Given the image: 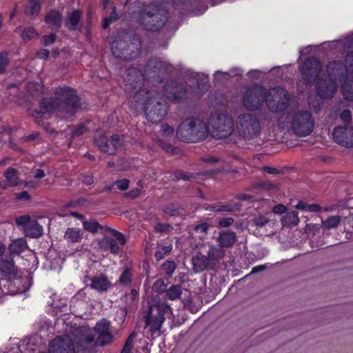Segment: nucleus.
Returning a JSON list of instances; mask_svg holds the SVG:
<instances>
[{
    "instance_id": "obj_1",
    "label": "nucleus",
    "mask_w": 353,
    "mask_h": 353,
    "mask_svg": "<svg viewBox=\"0 0 353 353\" xmlns=\"http://www.w3.org/2000/svg\"><path fill=\"white\" fill-rule=\"evenodd\" d=\"M79 100L76 92L70 88H59L54 92L52 101L49 105L42 103L46 112L57 110L63 117L72 116L79 109Z\"/></svg>"
},
{
    "instance_id": "obj_2",
    "label": "nucleus",
    "mask_w": 353,
    "mask_h": 353,
    "mask_svg": "<svg viewBox=\"0 0 353 353\" xmlns=\"http://www.w3.org/2000/svg\"><path fill=\"white\" fill-rule=\"evenodd\" d=\"M208 134V128L203 121L190 118L183 121L178 128L176 135L186 142H196L204 139Z\"/></svg>"
},
{
    "instance_id": "obj_3",
    "label": "nucleus",
    "mask_w": 353,
    "mask_h": 353,
    "mask_svg": "<svg viewBox=\"0 0 353 353\" xmlns=\"http://www.w3.org/2000/svg\"><path fill=\"white\" fill-rule=\"evenodd\" d=\"M145 313V326L149 327L150 332L154 334L160 330L165 318L170 317L172 309L167 303L158 301L149 304Z\"/></svg>"
},
{
    "instance_id": "obj_4",
    "label": "nucleus",
    "mask_w": 353,
    "mask_h": 353,
    "mask_svg": "<svg viewBox=\"0 0 353 353\" xmlns=\"http://www.w3.org/2000/svg\"><path fill=\"white\" fill-rule=\"evenodd\" d=\"M146 99L141 105L145 111L147 119L152 123L161 121L166 114L165 104L159 97L157 92L150 91L146 93Z\"/></svg>"
},
{
    "instance_id": "obj_5",
    "label": "nucleus",
    "mask_w": 353,
    "mask_h": 353,
    "mask_svg": "<svg viewBox=\"0 0 353 353\" xmlns=\"http://www.w3.org/2000/svg\"><path fill=\"white\" fill-rule=\"evenodd\" d=\"M343 66L340 62L332 61L327 65L328 79L320 78L317 81L316 91L321 98L332 97L336 90L333 77L343 73Z\"/></svg>"
},
{
    "instance_id": "obj_6",
    "label": "nucleus",
    "mask_w": 353,
    "mask_h": 353,
    "mask_svg": "<svg viewBox=\"0 0 353 353\" xmlns=\"http://www.w3.org/2000/svg\"><path fill=\"white\" fill-rule=\"evenodd\" d=\"M288 121L293 132L299 137H305L312 133L314 120L310 112L298 110L289 113Z\"/></svg>"
},
{
    "instance_id": "obj_7",
    "label": "nucleus",
    "mask_w": 353,
    "mask_h": 353,
    "mask_svg": "<svg viewBox=\"0 0 353 353\" xmlns=\"http://www.w3.org/2000/svg\"><path fill=\"white\" fill-rule=\"evenodd\" d=\"M139 20L145 29L157 31L161 28L166 21L164 12L154 5L145 6L139 13Z\"/></svg>"
},
{
    "instance_id": "obj_8",
    "label": "nucleus",
    "mask_w": 353,
    "mask_h": 353,
    "mask_svg": "<svg viewBox=\"0 0 353 353\" xmlns=\"http://www.w3.org/2000/svg\"><path fill=\"white\" fill-rule=\"evenodd\" d=\"M265 97L269 110L274 112L284 110L290 101L287 91L281 88L270 89Z\"/></svg>"
},
{
    "instance_id": "obj_9",
    "label": "nucleus",
    "mask_w": 353,
    "mask_h": 353,
    "mask_svg": "<svg viewBox=\"0 0 353 353\" xmlns=\"http://www.w3.org/2000/svg\"><path fill=\"white\" fill-rule=\"evenodd\" d=\"M106 231L112 233L116 239L105 237L100 241L99 247L103 251H110L114 254H118L121 250L118 242L123 246L126 243V239L121 232L114 228L107 226Z\"/></svg>"
},
{
    "instance_id": "obj_10",
    "label": "nucleus",
    "mask_w": 353,
    "mask_h": 353,
    "mask_svg": "<svg viewBox=\"0 0 353 353\" xmlns=\"http://www.w3.org/2000/svg\"><path fill=\"white\" fill-rule=\"evenodd\" d=\"M110 321L105 319L97 322L94 327V331L97 334L94 342L96 346L104 347L113 341L114 336L112 333Z\"/></svg>"
},
{
    "instance_id": "obj_11",
    "label": "nucleus",
    "mask_w": 353,
    "mask_h": 353,
    "mask_svg": "<svg viewBox=\"0 0 353 353\" xmlns=\"http://www.w3.org/2000/svg\"><path fill=\"white\" fill-rule=\"evenodd\" d=\"M265 97V92L262 87L258 85L251 87L245 92L243 105L250 110L257 109L262 105Z\"/></svg>"
},
{
    "instance_id": "obj_12",
    "label": "nucleus",
    "mask_w": 353,
    "mask_h": 353,
    "mask_svg": "<svg viewBox=\"0 0 353 353\" xmlns=\"http://www.w3.org/2000/svg\"><path fill=\"white\" fill-rule=\"evenodd\" d=\"M346 75L342 85V93L345 99L353 100V53L348 54L345 60Z\"/></svg>"
},
{
    "instance_id": "obj_13",
    "label": "nucleus",
    "mask_w": 353,
    "mask_h": 353,
    "mask_svg": "<svg viewBox=\"0 0 353 353\" xmlns=\"http://www.w3.org/2000/svg\"><path fill=\"white\" fill-rule=\"evenodd\" d=\"M332 137L341 146L353 148V126L345 125L336 127L333 130Z\"/></svg>"
},
{
    "instance_id": "obj_14",
    "label": "nucleus",
    "mask_w": 353,
    "mask_h": 353,
    "mask_svg": "<svg viewBox=\"0 0 353 353\" xmlns=\"http://www.w3.org/2000/svg\"><path fill=\"white\" fill-rule=\"evenodd\" d=\"M95 143L98 148L108 154H114L122 145V139L117 134L112 135L110 139L99 132L95 137Z\"/></svg>"
},
{
    "instance_id": "obj_15",
    "label": "nucleus",
    "mask_w": 353,
    "mask_h": 353,
    "mask_svg": "<svg viewBox=\"0 0 353 353\" xmlns=\"http://www.w3.org/2000/svg\"><path fill=\"white\" fill-rule=\"evenodd\" d=\"M50 353H74V343L68 336H57L49 343Z\"/></svg>"
},
{
    "instance_id": "obj_16",
    "label": "nucleus",
    "mask_w": 353,
    "mask_h": 353,
    "mask_svg": "<svg viewBox=\"0 0 353 353\" xmlns=\"http://www.w3.org/2000/svg\"><path fill=\"white\" fill-rule=\"evenodd\" d=\"M213 128L214 129V136L219 138L226 137L232 132V119L226 115H219L214 121Z\"/></svg>"
},
{
    "instance_id": "obj_17",
    "label": "nucleus",
    "mask_w": 353,
    "mask_h": 353,
    "mask_svg": "<svg viewBox=\"0 0 353 353\" xmlns=\"http://www.w3.org/2000/svg\"><path fill=\"white\" fill-rule=\"evenodd\" d=\"M238 123L240 131L245 135H254L259 130V121L250 113L240 115Z\"/></svg>"
},
{
    "instance_id": "obj_18",
    "label": "nucleus",
    "mask_w": 353,
    "mask_h": 353,
    "mask_svg": "<svg viewBox=\"0 0 353 353\" xmlns=\"http://www.w3.org/2000/svg\"><path fill=\"white\" fill-rule=\"evenodd\" d=\"M321 70L319 61L314 58L306 60L301 69L303 79L307 83L314 81Z\"/></svg>"
},
{
    "instance_id": "obj_19",
    "label": "nucleus",
    "mask_w": 353,
    "mask_h": 353,
    "mask_svg": "<svg viewBox=\"0 0 353 353\" xmlns=\"http://www.w3.org/2000/svg\"><path fill=\"white\" fill-rule=\"evenodd\" d=\"M90 281H91L90 284V288L98 292H106L112 287L111 282L105 274L94 276L90 279Z\"/></svg>"
},
{
    "instance_id": "obj_20",
    "label": "nucleus",
    "mask_w": 353,
    "mask_h": 353,
    "mask_svg": "<svg viewBox=\"0 0 353 353\" xmlns=\"http://www.w3.org/2000/svg\"><path fill=\"white\" fill-rule=\"evenodd\" d=\"M236 241V234L234 232L227 230L221 231L216 237V242L222 249L232 248Z\"/></svg>"
},
{
    "instance_id": "obj_21",
    "label": "nucleus",
    "mask_w": 353,
    "mask_h": 353,
    "mask_svg": "<svg viewBox=\"0 0 353 353\" xmlns=\"http://www.w3.org/2000/svg\"><path fill=\"white\" fill-rule=\"evenodd\" d=\"M242 205L239 203L230 202L227 204L223 205H209L206 210H208L214 212H232L234 211H239L241 209Z\"/></svg>"
},
{
    "instance_id": "obj_22",
    "label": "nucleus",
    "mask_w": 353,
    "mask_h": 353,
    "mask_svg": "<svg viewBox=\"0 0 353 353\" xmlns=\"http://www.w3.org/2000/svg\"><path fill=\"white\" fill-rule=\"evenodd\" d=\"M24 232L26 236L32 239H36L41 236L43 233V227L37 221H32L24 228Z\"/></svg>"
},
{
    "instance_id": "obj_23",
    "label": "nucleus",
    "mask_w": 353,
    "mask_h": 353,
    "mask_svg": "<svg viewBox=\"0 0 353 353\" xmlns=\"http://www.w3.org/2000/svg\"><path fill=\"white\" fill-rule=\"evenodd\" d=\"M264 174L270 175H290L294 174L296 172L294 168L289 167L273 168L263 167L262 168Z\"/></svg>"
},
{
    "instance_id": "obj_24",
    "label": "nucleus",
    "mask_w": 353,
    "mask_h": 353,
    "mask_svg": "<svg viewBox=\"0 0 353 353\" xmlns=\"http://www.w3.org/2000/svg\"><path fill=\"white\" fill-rule=\"evenodd\" d=\"M28 248L27 241L23 238H18L12 241L8 249L11 254H18L23 252Z\"/></svg>"
},
{
    "instance_id": "obj_25",
    "label": "nucleus",
    "mask_w": 353,
    "mask_h": 353,
    "mask_svg": "<svg viewBox=\"0 0 353 353\" xmlns=\"http://www.w3.org/2000/svg\"><path fill=\"white\" fill-rule=\"evenodd\" d=\"M225 255L224 250L221 247L211 245L208 252V259L211 264L214 265L219 262Z\"/></svg>"
},
{
    "instance_id": "obj_26",
    "label": "nucleus",
    "mask_w": 353,
    "mask_h": 353,
    "mask_svg": "<svg viewBox=\"0 0 353 353\" xmlns=\"http://www.w3.org/2000/svg\"><path fill=\"white\" fill-rule=\"evenodd\" d=\"M45 21L49 25L59 28L62 23V16L59 11L52 10L46 14Z\"/></svg>"
},
{
    "instance_id": "obj_27",
    "label": "nucleus",
    "mask_w": 353,
    "mask_h": 353,
    "mask_svg": "<svg viewBox=\"0 0 353 353\" xmlns=\"http://www.w3.org/2000/svg\"><path fill=\"white\" fill-rule=\"evenodd\" d=\"M194 270L196 272H201L207 269L210 262L207 256L199 254L192 257V259Z\"/></svg>"
},
{
    "instance_id": "obj_28",
    "label": "nucleus",
    "mask_w": 353,
    "mask_h": 353,
    "mask_svg": "<svg viewBox=\"0 0 353 353\" xmlns=\"http://www.w3.org/2000/svg\"><path fill=\"white\" fill-rule=\"evenodd\" d=\"M299 222V214L296 211L287 212L281 219V224L284 227L291 228L298 225Z\"/></svg>"
},
{
    "instance_id": "obj_29",
    "label": "nucleus",
    "mask_w": 353,
    "mask_h": 353,
    "mask_svg": "<svg viewBox=\"0 0 353 353\" xmlns=\"http://www.w3.org/2000/svg\"><path fill=\"white\" fill-rule=\"evenodd\" d=\"M132 268L125 267L117 281V283L123 286H130L132 285Z\"/></svg>"
},
{
    "instance_id": "obj_30",
    "label": "nucleus",
    "mask_w": 353,
    "mask_h": 353,
    "mask_svg": "<svg viewBox=\"0 0 353 353\" xmlns=\"http://www.w3.org/2000/svg\"><path fill=\"white\" fill-rule=\"evenodd\" d=\"M64 238L72 243H77L81 240L82 234L79 229L69 228L65 232Z\"/></svg>"
},
{
    "instance_id": "obj_31",
    "label": "nucleus",
    "mask_w": 353,
    "mask_h": 353,
    "mask_svg": "<svg viewBox=\"0 0 353 353\" xmlns=\"http://www.w3.org/2000/svg\"><path fill=\"white\" fill-rule=\"evenodd\" d=\"M0 272L3 276H10L15 274L14 263L12 260H6L0 263Z\"/></svg>"
},
{
    "instance_id": "obj_32",
    "label": "nucleus",
    "mask_w": 353,
    "mask_h": 353,
    "mask_svg": "<svg viewBox=\"0 0 353 353\" xmlns=\"http://www.w3.org/2000/svg\"><path fill=\"white\" fill-rule=\"evenodd\" d=\"M41 10L39 0H28L25 13L28 16L37 15Z\"/></svg>"
},
{
    "instance_id": "obj_33",
    "label": "nucleus",
    "mask_w": 353,
    "mask_h": 353,
    "mask_svg": "<svg viewBox=\"0 0 353 353\" xmlns=\"http://www.w3.org/2000/svg\"><path fill=\"white\" fill-rule=\"evenodd\" d=\"M129 184V180L126 178H123V179H118L116 182L110 185L105 186L103 190L105 191H112L115 189V187H117V189L125 191L128 188Z\"/></svg>"
},
{
    "instance_id": "obj_34",
    "label": "nucleus",
    "mask_w": 353,
    "mask_h": 353,
    "mask_svg": "<svg viewBox=\"0 0 353 353\" xmlns=\"http://www.w3.org/2000/svg\"><path fill=\"white\" fill-rule=\"evenodd\" d=\"M181 294V287L179 285H172L166 291V296L172 301L180 299Z\"/></svg>"
},
{
    "instance_id": "obj_35",
    "label": "nucleus",
    "mask_w": 353,
    "mask_h": 353,
    "mask_svg": "<svg viewBox=\"0 0 353 353\" xmlns=\"http://www.w3.org/2000/svg\"><path fill=\"white\" fill-rule=\"evenodd\" d=\"M172 250V245H158L154 253V257L157 261L163 259Z\"/></svg>"
},
{
    "instance_id": "obj_36",
    "label": "nucleus",
    "mask_w": 353,
    "mask_h": 353,
    "mask_svg": "<svg viewBox=\"0 0 353 353\" xmlns=\"http://www.w3.org/2000/svg\"><path fill=\"white\" fill-rule=\"evenodd\" d=\"M81 17V13L79 10H73L68 15V22L66 23V26L69 29H74L76 26L78 25Z\"/></svg>"
},
{
    "instance_id": "obj_37",
    "label": "nucleus",
    "mask_w": 353,
    "mask_h": 353,
    "mask_svg": "<svg viewBox=\"0 0 353 353\" xmlns=\"http://www.w3.org/2000/svg\"><path fill=\"white\" fill-rule=\"evenodd\" d=\"M21 30V37L23 41H28L30 39H32L38 36L37 32L33 28H23V30L21 28H17L16 29V32H19Z\"/></svg>"
},
{
    "instance_id": "obj_38",
    "label": "nucleus",
    "mask_w": 353,
    "mask_h": 353,
    "mask_svg": "<svg viewBox=\"0 0 353 353\" xmlns=\"http://www.w3.org/2000/svg\"><path fill=\"white\" fill-rule=\"evenodd\" d=\"M161 210L166 214L171 216H176L180 214V208L175 203H168L161 207Z\"/></svg>"
},
{
    "instance_id": "obj_39",
    "label": "nucleus",
    "mask_w": 353,
    "mask_h": 353,
    "mask_svg": "<svg viewBox=\"0 0 353 353\" xmlns=\"http://www.w3.org/2000/svg\"><path fill=\"white\" fill-rule=\"evenodd\" d=\"M83 229L91 233H97L102 226L96 221H85L83 222Z\"/></svg>"
},
{
    "instance_id": "obj_40",
    "label": "nucleus",
    "mask_w": 353,
    "mask_h": 353,
    "mask_svg": "<svg viewBox=\"0 0 353 353\" xmlns=\"http://www.w3.org/2000/svg\"><path fill=\"white\" fill-rule=\"evenodd\" d=\"M341 221L340 216H331L325 221H323V225L325 228L331 229L336 228Z\"/></svg>"
},
{
    "instance_id": "obj_41",
    "label": "nucleus",
    "mask_w": 353,
    "mask_h": 353,
    "mask_svg": "<svg viewBox=\"0 0 353 353\" xmlns=\"http://www.w3.org/2000/svg\"><path fill=\"white\" fill-rule=\"evenodd\" d=\"M176 269V264L174 261L167 260L161 265V270L167 275L171 276Z\"/></svg>"
},
{
    "instance_id": "obj_42",
    "label": "nucleus",
    "mask_w": 353,
    "mask_h": 353,
    "mask_svg": "<svg viewBox=\"0 0 353 353\" xmlns=\"http://www.w3.org/2000/svg\"><path fill=\"white\" fill-rule=\"evenodd\" d=\"M256 188L265 190H276L279 189V185L276 183L267 181L256 184Z\"/></svg>"
},
{
    "instance_id": "obj_43",
    "label": "nucleus",
    "mask_w": 353,
    "mask_h": 353,
    "mask_svg": "<svg viewBox=\"0 0 353 353\" xmlns=\"http://www.w3.org/2000/svg\"><path fill=\"white\" fill-rule=\"evenodd\" d=\"M210 227V225L209 223L203 222L195 225L194 230L196 233H201L203 236H205L207 234Z\"/></svg>"
},
{
    "instance_id": "obj_44",
    "label": "nucleus",
    "mask_w": 353,
    "mask_h": 353,
    "mask_svg": "<svg viewBox=\"0 0 353 353\" xmlns=\"http://www.w3.org/2000/svg\"><path fill=\"white\" fill-rule=\"evenodd\" d=\"M118 18V16L116 13V8H113V10L110 16V17H105L103 21V28L104 29L107 28L110 24L112 22V21H114L117 19Z\"/></svg>"
},
{
    "instance_id": "obj_45",
    "label": "nucleus",
    "mask_w": 353,
    "mask_h": 353,
    "mask_svg": "<svg viewBox=\"0 0 353 353\" xmlns=\"http://www.w3.org/2000/svg\"><path fill=\"white\" fill-rule=\"evenodd\" d=\"M31 221H30V217L29 215L19 216L15 219L16 224L17 225H22L24 228H26Z\"/></svg>"
},
{
    "instance_id": "obj_46",
    "label": "nucleus",
    "mask_w": 353,
    "mask_h": 353,
    "mask_svg": "<svg viewBox=\"0 0 353 353\" xmlns=\"http://www.w3.org/2000/svg\"><path fill=\"white\" fill-rule=\"evenodd\" d=\"M234 222V220L232 217H222L219 220L218 227L219 228H228L232 225Z\"/></svg>"
},
{
    "instance_id": "obj_47",
    "label": "nucleus",
    "mask_w": 353,
    "mask_h": 353,
    "mask_svg": "<svg viewBox=\"0 0 353 353\" xmlns=\"http://www.w3.org/2000/svg\"><path fill=\"white\" fill-rule=\"evenodd\" d=\"M8 64V59L6 53H0V74L6 71Z\"/></svg>"
},
{
    "instance_id": "obj_48",
    "label": "nucleus",
    "mask_w": 353,
    "mask_h": 353,
    "mask_svg": "<svg viewBox=\"0 0 353 353\" xmlns=\"http://www.w3.org/2000/svg\"><path fill=\"white\" fill-rule=\"evenodd\" d=\"M134 338H135V333L134 332L131 333L126 339L123 347L132 351V350L134 347Z\"/></svg>"
},
{
    "instance_id": "obj_49",
    "label": "nucleus",
    "mask_w": 353,
    "mask_h": 353,
    "mask_svg": "<svg viewBox=\"0 0 353 353\" xmlns=\"http://www.w3.org/2000/svg\"><path fill=\"white\" fill-rule=\"evenodd\" d=\"M87 202V199L85 198H78L74 200H71L68 201L66 204V207H77L80 205H83Z\"/></svg>"
},
{
    "instance_id": "obj_50",
    "label": "nucleus",
    "mask_w": 353,
    "mask_h": 353,
    "mask_svg": "<svg viewBox=\"0 0 353 353\" xmlns=\"http://www.w3.org/2000/svg\"><path fill=\"white\" fill-rule=\"evenodd\" d=\"M26 175L27 173L23 172L21 169L18 170L14 168H10L6 170L4 176H14L15 175Z\"/></svg>"
},
{
    "instance_id": "obj_51",
    "label": "nucleus",
    "mask_w": 353,
    "mask_h": 353,
    "mask_svg": "<svg viewBox=\"0 0 353 353\" xmlns=\"http://www.w3.org/2000/svg\"><path fill=\"white\" fill-rule=\"evenodd\" d=\"M30 199V195L25 190L14 194V199L16 201H28Z\"/></svg>"
},
{
    "instance_id": "obj_52",
    "label": "nucleus",
    "mask_w": 353,
    "mask_h": 353,
    "mask_svg": "<svg viewBox=\"0 0 353 353\" xmlns=\"http://www.w3.org/2000/svg\"><path fill=\"white\" fill-rule=\"evenodd\" d=\"M234 198L239 201H245L248 202H252L254 201V196L253 195L245 193L237 194L234 196Z\"/></svg>"
},
{
    "instance_id": "obj_53",
    "label": "nucleus",
    "mask_w": 353,
    "mask_h": 353,
    "mask_svg": "<svg viewBox=\"0 0 353 353\" xmlns=\"http://www.w3.org/2000/svg\"><path fill=\"white\" fill-rule=\"evenodd\" d=\"M165 288L166 285H165L163 281L161 279L157 280L153 285V290L157 292H163Z\"/></svg>"
},
{
    "instance_id": "obj_54",
    "label": "nucleus",
    "mask_w": 353,
    "mask_h": 353,
    "mask_svg": "<svg viewBox=\"0 0 353 353\" xmlns=\"http://www.w3.org/2000/svg\"><path fill=\"white\" fill-rule=\"evenodd\" d=\"M269 222V219L263 216H260L254 220V225L258 228L265 226Z\"/></svg>"
},
{
    "instance_id": "obj_55",
    "label": "nucleus",
    "mask_w": 353,
    "mask_h": 353,
    "mask_svg": "<svg viewBox=\"0 0 353 353\" xmlns=\"http://www.w3.org/2000/svg\"><path fill=\"white\" fill-rule=\"evenodd\" d=\"M140 194V190L139 188H134L130 192H125L124 194V197L127 199H135L138 197Z\"/></svg>"
},
{
    "instance_id": "obj_56",
    "label": "nucleus",
    "mask_w": 353,
    "mask_h": 353,
    "mask_svg": "<svg viewBox=\"0 0 353 353\" xmlns=\"http://www.w3.org/2000/svg\"><path fill=\"white\" fill-rule=\"evenodd\" d=\"M43 43L46 46H48L50 44L53 43L56 40V35L53 33L44 36L43 38Z\"/></svg>"
},
{
    "instance_id": "obj_57",
    "label": "nucleus",
    "mask_w": 353,
    "mask_h": 353,
    "mask_svg": "<svg viewBox=\"0 0 353 353\" xmlns=\"http://www.w3.org/2000/svg\"><path fill=\"white\" fill-rule=\"evenodd\" d=\"M184 94L182 91L179 92L178 90L174 92H169L168 97L170 99H172L174 100H178L183 98Z\"/></svg>"
},
{
    "instance_id": "obj_58",
    "label": "nucleus",
    "mask_w": 353,
    "mask_h": 353,
    "mask_svg": "<svg viewBox=\"0 0 353 353\" xmlns=\"http://www.w3.org/2000/svg\"><path fill=\"white\" fill-rule=\"evenodd\" d=\"M321 210V207L319 204L312 203L308 204L307 209L306 212H319Z\"/></svg>"
},
{
    "instance_id": "obj_59",
    "label": "nucleus",
    "mask_w": 353,
    "mask_h": 353,
    "mask_svg": "<svg viewBox=\"0 0 353 353\" xmlns=\"http://www.w3.org/2000/svg\"><path fill=\"white\" fill-rule=\"evenodd\" d=\"M117 46H118L117 43H115V42H114L112 44L111 49H112V53L117 57H121L124 56L125 54L123 52L119 51L117 49V47H118Z\"/></svg>"
},
{
    "instance_id": "obj_60",
    "label": "nucleus",
    "mask_w": 353,
    "mask_h": 353,
    "mask_svg": "<svg viewBox=\"0 0 353 353\" xmlns=\"http://www.w3.org/2000/svg\"><path fill=\"white\" fill-rule=\"evenodd\" d=\"M340 118L343 121H345V122L350 121L352 119V115H351L350 111L347 110H344L343 112L341 113Z\"/></svg>"
},
{
    "instance_id": "obj_61",
    "label": "nucleus",
    "mask_w": 353,
    "mask_h": 353,
    "mask_svg": "<svg viewBox=\"0 0 353 353\" xmlns=\"http://www.w3.org/2000/svg\"><path fill=\"white\" fill-rule=\"evenodd\" d=\"M286 207L282 204H277L273 208V212L276 214H283L286 212Z\"/></svg>"
},
{
    "instance_id": "obj_62",
    "label": "nucleus",
    "mask_w": 353,
    "mask_h": 353,
    "mask_svg": "<svg viewBox=\"0 0 353 353\" xmlns=\"http://www.w3.org/2000/svg\"><path fill=\"white\" fill-rule=\"evenodd\" d=\"M169 228V225L164 223H157L155 226L156 231L159 232H165Z\"/></svg>"
},
{
    "instance_id": "obj_63",
    "label": "nucleus",
    "mask_w": 353,
    "mask_h": 353,
    "mask_svg": "<svg viewBox=\"0 0 353 353\" xmlns=\"http://www.w3.org/2000/svg\"><path fill=\"white\" fill-rule=\"evenodd\" d=\"M130 295L131 296L132 300L135 301L139 299V286L134 288L130 290Z\"/></svg>"
},
{
    "instance_id": "obj_64",
    "label": "nucleus",
    "mask_w": 353,
    "mask_h": 353,
    "mask_svg": "<svg viewBox=\"0 0 353 353\" xmlns=\"http://www.w3.org/2000/svg\"><path fill=\"white\" fill-rule=\"evenodd\" d=\"M308 204L303 201H299L295 205L296 208L303 211H307Z\"/></svg>"
}]
</instances>
